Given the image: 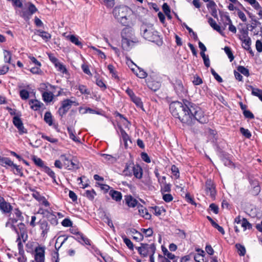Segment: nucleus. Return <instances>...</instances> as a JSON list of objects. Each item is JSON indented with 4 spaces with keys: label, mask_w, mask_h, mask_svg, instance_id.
I'll list each match as a JSON object with an SVG mask.
<instances>
[{
    "label": "nucleus",
    "mask_w": 262,
    "mask_h": 262,
    "mask_svg": "<svg viewBox=\"0 0 262 262\" xmlns=\"http://www.w3.org/2000/svg\"><path fill=\"white\" fill-rule=\"evenodd\" d=\"M107 69L108 70L110 74H112V76L113 77L117 79L118 78V76L116 73V72H115V68L114 67V66L112 64H109L107 66Z\"/></svg>",
    "instance_id": "60"
},
{
    "label": "nucleus",
    "mask_w": 262,
    "mask_h": 262,
    "mask_svg": "<svg viewBox=\"0 0 262 262\" xmlns=\"http://www.w3.org/2000/svg\"><path fill=\"white\" fill-rule=\"evenodd\" d=\"M163 194V200L167 202V203H168V202H170L171 201H172L173 200V196H172V195L170 193H162Z\"/></svg>",
    "instance_id": "61"
},
{
    "label": "nucleus",
    "mask_w": 262,
    "mask_h": 262,
    "mask_svg": "<svg viewBox=\"0 0 262 262\" xmlns=\"http://www.w3.org/2000/svg\"><path fill=\"white\" fill-rule=\"evenodd\" d=\"M122 39L124 38L130 39L136 38L132 27H126L124 28L121 32Z\"/></svg>",
    "instance_id": "11"
},
{
    "label": "nucleus",
    "mask_w": 262,
    "mask_h": 262,
    "mask_svg": "<svg viewBox=\"0 0 262 262\" xmlns=\"http://www.w3.org/2000/svg\"><path fill=\"white\" fill-rule=\"evenodd\" d=\"M252 89L251 93L253 96L257 97L262 101V90L254 88L251 86Z\"/></svg>",
    "instance_id": "36"
},
{
    "label": "nucleus",
    "mask_w": 262,
    "mask_h": 262,
    "mask_svg": "<svg viewBox=\"0 0 262 262\" xmlns=\"http://www.w3.org/2000/svg\"><path fill=\"white\" fill-rule=\"evenodd\" d=\"M124 201L127 206L130 208H134L135 207L138 208V206L140 204L135 198L130 195H125Z\"/></svg>",
    "instance_id": "15"
},
{
    "label": "nucleus",
    "mask_w": 262,
    "mask_h": 262,
    "mask_svg": "<svg viewBox=\"0 0 262 262\" xmlns=\"http://www.w3.org/2000/svg\"><path fill=\"white\" fill-rule=\"evenodd\" d=\"M126 93L129 96L131 100L136 104L137 107L144 110L143 102L140 97H137L134 92L128 88L125 91Z\"/></svg>",
    "instance_id": "8"
},
{
    "label": "nucleus",
    "mask_w": 262,
    "mask_h": 262,
    "mask_svg": "<svg viewBox=\"0 0 262 262\" xmlns=\"http://www.w3.org/2000/svg\"><path fill=\"white\" fill-rule=\"evenodd\" d=\"M235 247L240 256H244L245 255L246 251L245 247L243 245L240 244H236L235 245Z\"/></svg>",
    "instance_id": "38"
},
{
    "label": "nucleus",
    "mask_w": 262,
    "mask_h": 262,
    "mask_svg": "<svg viewBox=\"0 0 262 262\" xmlns=\"http://www.w3.org/2000/svg\"><path fill=\"white\" fill-rule=\"evenodd\" d=\"M240 132L243 136L249 139L251 137V134L248 129H245L244 127L240 128Z\"/></svg>",
    "instance_id": "57"
},
{
    "label": "nucleus",
    "mask_w": 262,
    "mask_h": 262,
    "mask_svg": "<svg viewBox=\"0 0 262 262\" xmlns=\"http://www.w3.org/2000/svg\"><path fill=\"white\" fill-rule=\"evenodd\" d=\"M171 190V185L170 184L166 183L161 185V191L162 193L165 192H169Z\"/></svg>",
    "instance_id": "47"
},
{
    "label": "nucleus",
    "mask_w": 262,
    "mask_h": 262,
    "mask_svg": "<svg viewBox=\"0 0 262 262\" xmlns=\"http://www.w3.org/2000/svg\"><path fill=\"white\" fill-rule=\"evenodd\" d=\"M189 113L192 114V116L191 117V122L187 123V125H191L195 120L201 123H206L208 121V116L204 114L202 110L192 102Z\"/></svg>",
    "instance_id": "4"
},
{
    "label": "nucleus",
    "mask_w": 262,
    "mask_h": 262,
    "mask_svg": "<svg viewBox=\"0 0 262 262\" xmlns=\"http://www.w3.org/2000/svg\"><path fill=\"white\" fill-rule=\"evenodd\" d=\"M171 170L174 179H179L180 177L179 168L176 165H172L171 167Z\"/></svg>",
    "instance_id": "42"
},
{
    "label": "nucleus",
    "mask_w": 262,
    "mask_h": 262,
    "mask_svg": "<svg viewBox=\"0 0 262 262\" xmlns=\"http://www.w3.org/2000/svg\"><path fill=\"white\" fill-rule=\"evenodd\" d=\"M67 38L69 39L71 42L75 44V45L80 47H82V43L79 40V37L78 36H76L74 35H68L67 36Z\"/></svg>",
    "instance_id": "25"
},
{
    "label": "nucleus",
    "mask_w": 262,
    "mask_h": 262,
    "mask_svg": "<svg viewBox=\"0 0 262 262\" xmlns=\"http://www.w3.org/2000/svg\"><path fill=\"white\" fill-rule=\"evenodd\" d=\"M55 67L57 70L61 73L64 74L67 73V70L65 66L60 62L59 61L57 63H56L55 65Z\"/></svg>",
    "instance_id": "39"
},
{
    "label": "nucleus",
    "mask_w": 262,
    "mask_h": 262,
    "mask_svg": "<svg viewBox=\"0 0 262 262\" xmlns=\"http://www.w3.org/2000/svg\"><path fill=\"white\" fill-rule=\"evenodd\" d=\"M68 236H66L64 235H60L58 236L56 239L55 243V247L58 248H60L61 246L65 243V242L68 239Z\"/></svg>",
    "instance_id": "29"
},
{
    "label": "nucleus",
    "mask_w": 262,
    "mask_h": 262,
    "mask_svg": "<svg viewBox=\"0 0 262 262\" xmlns=\"http://www.w3.org/2000/svg\"><path fill=\"white\" fill-rule=\"evenodd\" d=\"M32 160L34 162L35 164L40 167L44 168L46 166L45 165L44 162L40 158L36 156L32 157Z\"/></svg>",
    "instance_id": "31"
},
{
    "label": "nucleus",
    "mask_w": 262,
    "mask_h": 262,
    "mask_svg": "<svg viewBox=\"0 0 262 262\" xmlns=\"http://www.w3.org/2000/svg\"><path fill=\"white\" fill-rule=\"evenodd\" d=\"M16 242L17 243L19 254L22 255L24 254V251L23 249V245L21 242L20 237L19 236H18Z\"/></svg>",
    "instance_id": "51"
},
{
    "label": "nucleus",
    "mask_w": 262,
    "mask_h": 262,
    "mask_svg": "<svg viewBox=\"0 0 262 262\" xmlns=\"http://www.w3.org/2000/svg\"><path fill=\"white\" fill-rule=\"evenodd\" d=\"M208 23L214 30L223 34V30L221 29V27L216 24V21L212 18H209Z\"/></svg>",
    "instance_id": "26"
},
{
    "label": "nucleus",
    "mask_w": 262,
    "mask_h": 262,
    "mask_svg": "<svg viewBox=\"0 0 262 262\" xmlns=\"http://www.w3.org/2000/svg\"><path fill=\"white\" fill-rule=\"evenodd\" d=\"M141 231L142 234H144L146 237L151 236L153 233L152 229L150 228L148 229L142 228L141 229Z\"/></svg>",
    "instance_id": "56"
},
{
    "label": "nucleus",
    "mask_w": 262,
    "mask_h": 262,
    "mask_svg": "<svg viewBox=\"0 0 262 262\" xmlns=\"http://www.w3.org/2000/svg\"><path fill=\"white\" fill-rule=\"evenodd\" d=\"M13 123L17 128L20 134H23L27 133V130L24 127L23 122L19 117L14 116L13 118Z\"/></svg>",
    "instance_id": "10"
},
{
    "label": "nucleus",
    "mask_w": 262,
    "mask_h": 262,
    "mask_svg": "<svg viewBox=\"0 0 262 262\" xmlns=\"http://www.w3.org/2000/svg\"><path fill=\"white\" fill-rule=\"evenodd\" d=\"M29 104L31 105V108L34 111L39 110L43 105L42 103L37 100H31Z\"/></svg>",
    "instance_id": "27"
},
{
    "label": "nucleus",
    "mask_w": 262,
    "mask_h": 262,
    "mask_svg": "<svg viewBox=\"0 0 262 262\" xmlns=\"http://www.w3.org/2000/svg\"><path fill=\"white\" fill-rule=\"evenodd\" d=\"M42 97L43 100L46 102L49 103L51 102L54 98V94L53 93L49 91H45L42 93Z\"/></svg>",
    "instance_id": "22"
},
{
    "label": "nucleus",
    "mask_w": 262,
    "mask_h": 262,
    "mask_svg": "<svg viewBox=\"0 0 262 262\" xmlns=\"http://www.w3.org/2000/svg\"><path fill=\"white\" fill-rule=\"evenodd\" d=\"M78 89L79 90L80 92L82 94H84V95H90V91L87 89L86 86L84 85L79 84L78 86Z\"/></svg>",
    "instance_id": "44"
},
{
    "label": "nucleus",
    "mask_w": 262,
    "mask_h": 262,
    "mask_svg": "<svg viewBox=\"0 0 262 262\" xmlns=\"http://www.w3.org/2000/svg\"><path fill=\"white\" fill-rule=\"evenodd\" d=\"M20 97L22 99L26 100L29 97V93L27 90H22L20 91Z\"/></svg>",
    "instance_id": "63"
},
{
    "label": "nucleus",
    "mask_w": 262,
    "mask_h": 262,
    "mask_svg": "<svg viewBox=\"0 0 262 262\" xmlns=\"http://www.w3.org/2000/svg\"><path fill=\"white\" fill-rule=\"evenodd\" d=\"M11 171H12L16 175L19 176L20 177H23L24 176L22 168L20 166L15 164L11 169Z\"/></svg>",
    "instance_id": "35"
},
{
    "label": "nucleus",
    "mask_w": 262,
    "mask_h": 262,
    "mask_svg": "<svg viewBox=\"0 0 262 262\" xmlns=\"http://www.w3.org/2000/svg\"><path fill=\"white\" fill-rule=\"evenodd\" d=\"M41 138L45 140H47L48 141H49L51 143H56L58 142V140L57 139L51 137L47 136L44 134L42 135Z\"/></svg>",
    "instance_id": "62"
},
{
    "label": "nucleus",
    "mask_w": 262,
    "mask_h": 262,
    "mask_svg": "<svg viewBox=\"0 0 262 262\" xmlns=\"http://www.w3.org/2000/svg\"><path fill=\"white\" fill-rule=\"evenodd\" d=\"M248 2L253 8L256 10H258L260 8V5L256 0H245Z\"/></svg>",
    "instance_id": "58"
},
{
    "label": "nucleus",
    "mask_w": 262,
    "mask_h": 262,
    "mask_svg": "<svg viewBox=\"0 0 262 262\" xmlns=\"http://www.w3.org/2000/svg\"><path fill=\"white\" fill-rule=\"evenodd\" d=\"M13 210L11 204L7 202L5 199L0 196V210L5 214L10 215Z\"/></svg>",
    "instance_id": "7"
},
{
    "label": "nucleus",
    "mask_w": 262,
    "mask_h": 262,
    "mask_svg": "<svg viewBox=\"0 0 262 262\" xmlns=\"http://www.w3.org/2000/svg\"><path fill=\"white\" fill-rule=\"evenodd\" d=\"M40 229L41 230V235L45 237L49 229V226L48 223L46 221H43L39 223Z\"/></svg>",
    "instance_id": "20"
},
{
    "label": "nucleus",
    "mask_w": 262,
    "mask_h": 262,
    "mask_svg": "<svg viewBox=\"0 0 262 262\" xmlns=\"http://www.w3.org/2000/svg\"><path fill=\"white\" fill-rule=\"evenodd\" d=\"M32 196L44 206L49 207L50 206V203L46 199V198L41 195L38 192L36 191H33Z\"/></svg>",
    "instance_id": "12"
},
{
    "label": "nucleus",
    "mask_w": 262,
    "mask_h": 262,
    "mask_svg": "<svg viewBox=\"0 0 262 262\" xmlns=\"http://www.w3.org/2000/svg\"><path fill=\"white\" fill-rule=\"evenodd\" d=\"M205 191L207 195H209L211 198L215 199L216 191L214 184L211 180H207L206 181Z\"/></svg>",
    "instance_id": "9"
},
{
    "label": "nucleus",
    "mask_w": 262,
    "mask_h": 262,
    "mask_svg": "<svg viewBox=\"0 0 262 262\" xmlns=\"http://www.w3.org/2000/svg\"><path fill=\"white\" fill-rule=\"evenodd\" d=\"M122 238L124 243L126 244L127 247L130 250H133L134 245L132 241L128 238L125 235L122 236Z\"/></svg>",
    "instance_id": "41"
},
{
    "label": "nucleus",
    "mask_w": 262,
    "mask_h": 262,
    "mask_svg": "<svg viewBox=\"0 0 262 262\" xmlns=\"http://www.w3.org/2000/svg\"><path fill=\"white\" fill-rule=\"evenodd\" d=\"M96 195V193L93 189L86 190L85 192V196L90 200H93Z\"/></svg>",
    "instance_id": "45"
},
{
    "label": "nucleus",
    "mask_w": 262,
    "mask_h": 262,
    "mask_svg": "<svg viewBox=\"0 0 262 262\" xmlns=\"http://www.w3.org/2000/svg\"><path fill=\"white\" fill-rule=\"evenodd\" d=\"M134 176L137 179H141L142 177V169L139 165H134L132 168Z\"/></svg>",
    "instance_id": "23"
},
{
    "label": "nucleus",
    "mask_w": 262,
    "mask_h": 262,
    "mask_svg": "<svg viewBox=\"0 0 262 262\" xmlns=\"http://www.w3.org/2000/svg\"><path fill=\"white\" fill-rule=\"evenodd\" d=\"M242 46L245 50H249L250 49L251 45V40L250 38H248L247 39L244 40L242 41Z\"/></svg>",
    "instance_id": "53"
},
{
    "label": "nucleus",
    "mask_w": 262,
    "mask_h": 262,
    "mask_svg": "<svg viewBox=\"0 0 262 262\" xmlns=\"http://www.w3.org/2000/svg\"><path fill=\"white\" fill-rule=\"evenodd\" d=\"M191 102L187 100L182 102L174 101L169 105V110L172 115L178 118L183 123L186 124L191 122L192 114L190 112Z\"/></svg>",
    "instance_id": "1"
},
{
    "label": "nucleus",
    "mask_w": 262,
    "mask_h": 262,
    "mask_svg": "<svg viewBox=\"0 0 262 262\" xmlns=\"http://www.w3.org/2000/svg\"><path fill=\"white\" fill-rule=\"evenodd\" d=\"M109 194L116 202H120L122 200V195L120 191L112 189L110 191Z\"/></svg>",
    "instance_id": "19"
},
{
    "label": "nucleus",
    "mask_w": 262,
    "mask_h": 262,
    "mask_svg": "<svg viewBox=\"0 0 262 262\" xmlns=\"http://www.w3.org/2000/svg\"><path fill=\"white\" fill-rule=\"evenodd\" d=\"M136 249L143 257H146L149 254H154L156 251L154 244H141V246Z\"/></svg>",
    "instance_id": "5"
},
{
    "label": "nucleus",
    "mask_w": 262,
    "mask_h": 262,
    "mask_svg": "<svg viewBox=\"0 0 262 262\" xmlns=\"http://www.w3.org/2000/svg\"><path fill=\"white\" fill-rule=\"evenodd\" d=\"M96 78V84L99 86L102 90H105L106 88L105 84L104 82L101 79H99L97 76H95Z\"/></svg>",
    "instance_id": "52"
},
{
    "label": "nucleus",
    "mask_w": 262,
    "mask_h": 262,
    "mask_svg": "<svg viewBox=\"0 0 262 262\" xmlns=\"http://www.w3.org/2000/svg\"><path fill=\"white\" fill-rule=\"evenodd\" d=\"M162 9L165 15L169 18H171L170 15V10L169 6L167 3H164L162 6Z\"/></svg>",
    "instance_id": "50"
},
{
    "label": "nucleus",
    "mask_w": 262,
    "mask_h": 262,
    "mask_svg": "<svg viewBox=\"0 0 262 262\" xmlns=\"http://www.w3.org/2000/svg\"><path fill=\"white\" fill-rule=\"evenodd\" d=\"M66 168L69 170H76L79 168V162L74 159L70 160L69 162L66 165Z\"/></svg>",
    "instance_id": "18"
},
{
    "label": "nucleus",
    "mask_w": 262,
    "mask_h": 262,
    "mask_svg": "<svg viewBox=\"0 0 262 262\" xmlns=\"http://www.w3.org/2000/svg\"><path fill=\"white\" fill-rule=\"evenodd\" d=\"M162 251L164 256L167 257L166 258L167 259H169L172 260L175 258V255L169 252L167 248L163 246L162 247Z\"/></svg>",
    "instance_id": "37"
},
{
    "label": "nucleus",
    "mask_w": 262,
    "mask_h": 262,
    "mask_svg": "<svg viewBox=\"0 0 262 262\" xmlns=\"http://www.w3.org/2000/svg\"><path fill=\"white\" fill-rule=\"evenodd\" d=\"M73 104L75 105L78 104L75 100V98H74V100L67 99L63 100L61 103V106L58 111L60 115L62 116L66 114Z\"/></svg>",
    "instance_id": "6"
},
{
    "label": "nucleus",
    "mask_w": 262,
    "mask_h": 262,
    "mask_svg": "<svg viewBox=\"0 0 262 262\" xmlns=\"http://www.w3.org/2000/svg\"><path fill=\"white\" fill-rule=\"evenodd\" d=\"M250 38L248 36V32L246 30H243L241 32V35L239 36L240 40L242 41L244 40Z\"/></svg>",
    "instance_id": "64"
},
{
    "label": "nucleus",
    "mask_w": 262,
    "mask_h": 262,
    "mask_svg": "<svg viewBox=\"0 0 262 262\" xmlns=\"http://www.w3.org/2000/svg\"><path fill=\"white\" fill-rule=\"evenodd\" d=\"M221 20L223 23V30H225L227 25H229L231 23V20L229 15L225 14L221 16Z\"/></svg>",
    "instance_id": "32"
},
{
    "label": "nucleus",
    "mask_w": 262,
    "mask_h": 262,
    "mask_svg": "<svg viewBox=\"0 0 262 262\" xmlns=\"http://www.w3.org/2000/svg\"><path fill=\"white\" fill-rule=\"evenodd\" d=\"M139 214L142 217L146 220H149L151 218V215L148 213L146 208L144 207L142 205L138 206Z\"/></svg>",
    "instance_id": "17"
},
{
    "label": "nucleus",
    "mask_w": 262,
    "mask_h": 262,
    "mask_svg": "<svg viewBox=\"0 0 262 262\" xmlns=\"http://www.w3.org/2000/svg\"><path fill=\"white\" fill-rule=\"evenodd\" d=\"M175 90L178 94H181L185 92L183 85L181 82H178L177 85L175 86Z\"/></svg>",
    "instance_id": "49"
},
{
    "label": "nucleus",
    "mask_w": 262,
    "mask_h": 262,
    "mask_svg": "<svg viewBox=\"0 0 262 262\" xmlns=\"http://www.w3.org/2000/svg\"><path fill=\"white\" fill-rule=\"evenodd\" d=\"M136 41L137 39L136 38L130 39L124 38L121 40L122 47L124 50H129Z\"/></svg>",
    "instance_id": "14"
},
{
    "label": "nucleus",
    "mask_w": 262,
    "mask_h": 262,
    "mask_svg": "<svg viewBox=\"0 0 262 262\" xmlns=\"http://www.w3.org/2000/svg\"><path fill=\"white\" fill-rule=\"evenodd\" d=\"M241 225L244 229V231H245L247 229H250L252 228V225L245 218H243Z\"/></svg>",
    "instance_id": "43"
},
{
    "label": "nucleus",
    "mask_w": 262,
    "mask_h": 262,
    "mask_svg": "<svg viewBox=\"0 0 262 262\" xmlns=\"http://www.w3.org/2000/svg\"><path fill=\"white\" fill-rule=\"evenodd\" d=\"M224 51L225 52L227 55L228 58H229L230 61H232L234 59V56L233 55V54L230 48L228 47H225L224 48Z\"/></svg>",
    "instance_id": "59"
},
{
    "label": "nucleus",
    "mask_w": 262,
    "mask_h": 262,
    "mask_svg": "<svg viewBox=\"0 0 262 262\" xmlns=\"http://www.w3.org/2000/svg\"><path fill=\"white\" fill-rule=\"evenodd\" d=\"M237 71L238 72L246 76H248L249 75V70L243 66H238L237 68Z\"/></svg>",
    "instance_id": "55"
},
{
    "label": "nucleus",
    "mask_w": 262,
    "mask_h": 262,
    "mask_svg": "<svg viewBox=\"0 0 262 262\" xmlns=\"http://www.w3.org/2000/svg\"><path fill=\"white\" fill-rule=\"evenodd\" d=\"M120 132L121 134V141H123L125 146H127V141L129 140V136L127 134L123 129L121 127H119Z\"/></svg>",
    "instance_id": "28"
},
{
    "label": "nucleus",
    "mask_w": 262,
    "mask_h": 262,
    "mask_svg": "<svg viewBox=\"0 0 262 262\" xmlns=\"http://www.w3.org/2000/svg\"><path fill=\"white\" fill-rule=\"evenodd\" d=\"M114 15L120 23L126 27H132L136 21V16L131 9L127 6L116 7Z\"/></svg>",
    "instance_id": "2"
},
{
    "label": "nucleus",
    "mask_w": 262,
    "mask_h": 262,
    "mask_svg": "<svg viewBox=\"0 0 262 262\" xmlns=\"http://www.w3.org/2000/svg\"><path fill=\"white\" fill-rule=\"evenodd\" d=\"M0 164L6 168H11V169L14 166L15 164L8 157H3L0 156Z\"/></svg>",
    "instance_id": "16"
},
{
    "label": "nucleus",
    "mask_w": 262,
    "mask_h": 262,
    "mask_svg": "<svg viewBox=\"0 0 262 262\" xmlns=\"http://www.w3.org/2000/svg\"><path fill=\"white\" fill-rule=\"evenodd\" d=\"M132 71L140 78H144L147 75V73L139 67H136V69L132 68Z\"/></svg>",
    "instance_id": "21"
},
{
    "label": "nucleus",
    "mask_w": 262,
    "mask_h": 262,
    "mask_svg": "<svg viewBox=\"0 0 262 262\" xmlns=\"http://www.w3.org/2000/svg\"><path fill=\"white\" fill-rule=\"evenodd\" d=\"M101 156L103 157V160L106 162L113 163L116 160L114 157L110 155L102 154Z\"/></svg>",
    "instance_id": "54"
},
{
    "label": "nucleus",
    "mask_w": 262,
    "mask_h": 262,
    "mask_svg": "<svg viewBox=\"0 0 262 262\" xmlns=\"http://www.w3.org/2000/svg\"><path fill=\"white\" fill-rule=\"evenodd\" d=\"M68 132L70 138L72 139L74 141H75L76 143H80V140L79 138L77 137L75 134L73 129L71 127H68Z\"/></svg>",
    "instance_id": "34"
},
{
    "label": "nucleus",
    "mask_w": 262,
    "mask_h": 262,
    "mask_svg": "<svg viewBox=\"0 0 262 262\" xmlns=\"http://www.w3.org/2000/svg\"><path fill=\"white\" fill-rule=\"evenodd\" d=\"M35 260L36 262H45V249L38 247L35 249Z\"/></svg>",
    "instance_id": "13"
},
{
    "label": "nucleus",
    "mask_w": 262,
    "mask_h": 262,
    "mask_svg": "<svg viewBox=\"0 0 262 262\" xmlns=\"http://www.w3.org/2000/svg\"><path fill=\"white\" fill-rule=\"evenodd\" d=\"M36 34L41 37L46 42L51 38V35L50 33L41 30H37Z\"/></svg>",
    "instance_id": "24"
},
{
    "label": "nucleus",
    "mask_w": 262,
    "mask_h": 262,
    "mask_svg": "<svg viewBox=\"0 0 262 262\" xmlns=\"http://www.w3.org/2000/svg\"><path fill=\"white\" fill-rule=\"evenodd\" d=\"M132 233L134 234L133 236L134 239L138 241H141L143 239V235L142 233L139 232L135 229Z\"/></svg>",
    "instance_id": "48"
},
{
    "label": "nucleus",
    "mask_w": 262,
    "mask_h": 262,
    "mask_svg": "<svg viewBox=\"0 0 262 262\" xmlns=\"http://www.w3.org/2000/svg\"><path fill=\"white\" fill-rule=\"evenodd\" d=\"M17 222L16 219H13L11 218H9L8 221L6 223V227L10 228L12 230L15 231L17 234H18V231L17 229L14 225V224Z\"/></svg>",
    "instance_id": "30"
},
{
    "label": "nucleus",
    "mask_w": 262,
    "mask_h": 262,
    "mask_svg": "<svg viewBox=\"0 0 262 262\" xmlns=\"http://www.w3.org/2000/svg\"><path fill=\"white\" fill-rule=\"evenodd\" d=\"M4 61L6 63H10L11 60V53L10 51L4 50L3 52Z\"/></svg>",
    "instance_id": "46"
},
{
    "label": "nucleus",
    "mask_w": 262,
    "mask_h": 262,
    "mask_svg": "<svg viewBox=\"0 0 262 262\" xmlns=\"http://www.w3.org/2000/svg\"><path fill=\"white\" fill-rule=\"evenodd\" d=\"M133 164L126 165L125 169L123 170L124 175L126 176H131L133 173V170L132 168L133 167Z\"/></svg>",
    "instance_id": "40"
},
{
    "label": "nucleus",
    "mask_w": 262,
    "mask_h": 262,
    "mask_svg": "<svg viewBox=\"0 0 262 262\" xmlns=\"http://www.w3.org/2000/svg\"><path fill=\"white\" fill-rule=\"evenodd\" d=\"M44 120L49 126L53 125V118L50 112H47L45 114Z\"/></svg>",
    "instance_id": "33"
},
{
    "label": "nucleus",
    "mask_w": 262,
    "mask_h": 262,
    "mask_svg": "<svg viewBox=\"0 0 262 262\" xmlns=\"http://www.w3.org/2000/svg\"><path fill=\"white\" fill-rule=\"evenodd\" d=\"M141 30V34L145 39L155 42L158 46L162 44V37L152 25H143Z\"/></svg>",
    "instance_id": "3"
}]
</instances>
